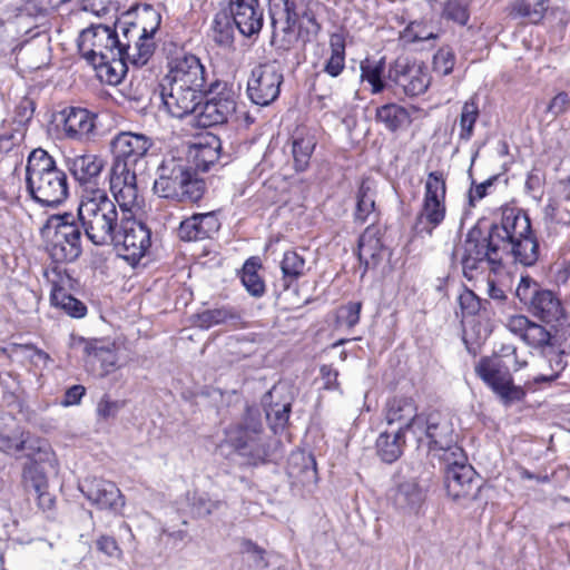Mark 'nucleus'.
<instances>
[{
	"label": "nucleus",
	"instance_id": "1",
	"mask_svg": "<svg viewBox=\"0 0 570 570\" xmlns=\"http://www.w3.org/2000/svg\"><path fill=\"white\" fill-rule=\"evenodd\" d=\"M160 20V14L146 6L138 12L136 21H118L115 28L92 24L80 32L79 51L89 63L125 53L130 63L144 66L154 53L153 36Z\"/></svg>",
	"mask_w": 570,
	"mask_h": 570
},
{
	"label": "nucleus",
	"instance_id": "2",
	"mask_svg": "<svg viewBox=\"0 0 570 570\" xmlns=\"http://www.w3.org/2000/svg\"><path fill=\"white\" fill-rule=\"evenodd\" d=\"M151 146V138L144 134L121 131L112 138L110 190L119 206L128 208L138 205L136 167L147 156Z\"/></svg>",
	"mask_w": 570,
	"mask_h": 570
},
{
	"label": "nucleus",
	"instance_id": "3",
	"mask_svg": "<svg viewBox=\"0 0 570 570\" xmlns=\"http://www.w3.org/2000/svg\"><path fill=\"white\" fill-rule=\"evenodd\" d=\"M78 217L87 238L98 246L110 244L121 219L106 190L96 187L83 188Z\"/></svg>",
	"mask_w": 570,
	"mask_h": 570
},
{
	"label": "nucleus",
	"instance_id": "4",
	"mask_svg": "<svg viewBox=\"0 0 570 570\" xmlns=\"http://www.w3.org/2000/svg\"><path fill=\"white\" fill-rule=\"evenodd\" d=\"M26 183L31 197L46 206L59 205L68 196L67 175L41 148L32 150L28 157Z\"/></svg>",
	"mask_w": 570,
	"mask_h": 570
},
{
	"label": "nucleus",
	"instance_id": "5",
	"mask_svg": "<svg viewBox=\"0 0 570 570\" xmlns=\"http://www.w3.org/2000/svg\"><path fill=\"white\" fill-rule=\"evenodd\" d=\"M153 188L163 198L197 202L203 195L204 183L185 159L168 157L159 165Z\"/></svg>",
	"mask_w": 570,
	"mask_h": 570
},
{
	"label": "nucleus",
	"instance_id": "6",
	"mask_svg": "<svg viewBox=\"0 0 570 570\" xmlns=\"http://www.w3.org/2000/svg\"><path fill=\"white\" fill-rule=\"evenodd\" d=\"M500 248L494 246L492 237L483 236L473 228L463 242L453 249V258L462 266L463 275L469 281L479 279L487 271L497 272L501 267Z\"/></svg>",
	"mask_w": 570,
	"mask_h": 570
},
{
	"label": "nucleus",
	"instance_id": "7",
	"mask_svg": "<svg viewBox=\"0 0 570 570\" xmlns=\"http://www.w3.org/2000/svg\"><path fill=\"white\" fill-rule=\"evenodd\" d=\"M41 235L50 257L57 263L73 262L81 254V232L71 214L50 216Z\"/></svg>",
	"mask_w": 570,
	"mask_h": 570
},
{
	"label": "nucleus",
	"instance_id": "8",
	"mask_svg": "<svg viewBox=\"0 0 570 570\" xmlns=\"http://www.w3.org/2000/svg\"><path fill=\"white\" fill-rule=\"evenodd\" d=\"M135 206L125 208L119 206L121 212L120 225L112 236L109 245H112L120 257L129 264H137L150 247V230L132 217L131 210Z\"/></svg>",
	"mask_w": 570,
	"mask_h": 570
},
{
	"label": "nucleus",
	"instance_id": "9",
	"mask_svg": "<svg viewBox=\"0 0 570 570\" xmlns=\"http://www.w3.org/2000/svg\"><path fill=\"white\" fill-rule=\"evenodd\" d=\"M263 425L257 410L248 407L242 423L226 430L225 442L246 458L249 463H257L266 455L261 433Z\"/></svg>",
	"mask_w": 570,
	"mask_h": 570
},
{
	"label": "nucleus",
	"instance_id": "10",
	"mask_svg": "<svg viewBox=\"0 0 570 570\" xmlns=\"http://www.w3.org/2000/svg\"><path fill=\"white\" fill-rule=\"evenodd\" d=\"M445 194L446 184L443 174L430 173L424 185L422 208L414 224L416 234L431 236L433 230L443 223L446 215Z\"/></svg>",
	"mask_w": 570,
	"mask_h": 570
},
{
	"label": "nucleus",
	"instance_id": "11",
	"mask_svg": "<svg viewBox=\"0 0 570 570\" xmlns=\"http://www.w3.org/2000/svg\"><path fill=\"white\" fill-rule=\"evenodd\" d=\"M515 295L534 316L543 322H557L563 316L560 298L552 291L542 288L529 276L521 277Z\"/></svg>",
	"mask_w": 570,
	"mask_h": 570
},
{
	"label": "nucleus",
	"instance_id": "12",
	"mask_svg": "<svg viewBox=\"0 0 570 570\" xmlns=\"http://www.w3.org/2000/svg\"><path fill=\"white\" fill-rule=\"evenodd\" d=\"M421 422L423 425L414 435L419 444L426 441L431 450L462 459V449L456 445L453 424L448 415L433 411L423 415Z\"/></svg>",
	"mask_w": 570,
	"mask_h": 570
},
{
	"label": "nucleus",
	"instance_id": "13",
	"mask_svg": "<svg viewBox=\"0 0 570 570\" xmlns=\"http://www.w3.org/2000/svg\"><path fill=\"white\" fill-rule=\"evenodd\" d=\"M70 346L73 350L81 351L87 368L96 376H107L118 368L116 351L100 341L72 335Z\"/></svg>",
	"mask_w": 570,
	"mask_h": 570
},
{
	"label": "nucleus",
	"instance_id": "14",
	"mask_svg": "<svg viewBox=\"0 0 570 570\" xmlns=\"http://www.w3.org/2000/svg\"><path fill=\"white\" fill-rule=\"evenodd\" d=\"M282 82L283 73L275 63L259 65L248 79V98L255 105L268 106L278 97Z\"/></svg>",
	"mask_w": 570,
	"mask_h": 570
},
{
	"label": "nucleus",
	"instance_id": "15",
	"mask_svg": "<svg viewBox=\"0 0 570 570\" xmlns=\"http://www.w3.org/2000/svg\"><path fill=\"white\" fill-rule=\"evenodd\" d=\"M161 82L204 91L205 68L195 55L180 52L170 59Z\"/></svg>",
	"mask_w": 570,
	"mask_h": 570
},
{
	"label": "nucleus",
	"instance_id": "16",
	"mask_svg": "<svg viewBox=\"0 0 570 570\" xmlns=\"http://www.w3.org/2000/svg\"><path fill=\"white\" fill-rule=\"evenodd\" d=\"M530 233L532 228L528 215L519 208L507 206L502 208L501 222L491 226L489 235L493 245L501 249Z\"/></svg>",
	"mask_w": 570,
	"mask_h": 570
},
{
	"label": "nucleus",
	"instance_id": "17",
	"mask_svg": "<svg viewBox=\"0 0 570 570\" xmlns=\"http://www.w3.org/2000/svg\"><path fill=\"white\" fill-rule=\"evenodd\" d=\"M475 372L504 404L508 405L523 399L524 391L520 386H515L510 373L501 371L492 360L482 358L476 365Z\"/></svg>",
	"mask_w": 570,
	"mask_h": 570
},
{
	"label": "nucleus",
	"instance_id": "18",
	"mask_svg": "<svg viewBox=\"0 0 570 570\" xmlns=\"http://www.w3.org/2000/svg\"><path fill=\"white\" fill-rule=\"evenodd\" d=\"M424 414L417 413V404L415 400L406 395H395L387 400L384 410V417L386 423L396 429L410 432L413 436L419 433L423 423L422 417Z\"/></svg>",
	"mask_w": 570,
	"mask_h": 570
},
{
	"label": "nucleus",
	"instance_id": "19",
	"mask_svg": "<svg viewBox=\"0 0 570 570\" xmlns=\"http://www.w3.org/2000/svg\"><path fill=\"white\" fill-rule=\"evenodd\" d=\"M442 460L446 463L445 488L449 495L453 499H460L469 495L473 489L478 488L474 483L475 471L466 463L463 452L462 459L443 454Z\"/></svg>",
	"mask_w": 570,
	"mask_h": 570
},
{
	"label": "nucleus",
	"instance_id": "20",
	"mask_svg": "<svg viewBox=\"0 0 570 570\" xmlns=\"http://www.w3.org/2000/svg\"><path fill=\"white\" fill-rule=\"evenodd\" d=\"M80 489L97 508L121 514L126 502L116 483L100 478H89L85 480Z\"/></svg>",
	"mask_w": 570,
	"mask_h": 570
},
{
	"label": "nucleus",
	"instance_id": "21",
	"mask_svg": "<svg viewBox=\"0 0 570 570\" xmlns=\"http://www.w3.org/2000/svg\"><path fill=\"white\" fill-rule=\"evenodd\" d=\"M203 92L166 82L160 83V96L166 110L176 118L194 114L203 100Z\"/></svg>",
	"mask_w": 570,
	"mask_h": 570
},
{
	"label": "nucleus",
	"instance_id": "22",
	"mask_svg": "<svg viewBox=\"0 0 570 570\" xmlns=\"http://www.w3.org/2000/svg\"><path fill=\"white\" fill-rule=\"evenodd\" d=\"M425 500V489L411 472H400L392 495L394 507L404 513H416Z\"/></svg>",
	"mask_w": 570,
	"mask_h": 570
},
{
	"label": "nucleus",
	"instance_id": "23",
	"mask_svg": "<svg viewBox=\"0 0 570 570\" xmlns=\"http://www.w3.org/2000/svg\"><path fill=\"white\" fill-rule=\"evenodd\" d=\"M389 78L401 88L406 96H419L426 91L431 77L426 67L421 65H407L397 61L390 70Z\"/></svg>",
	"mask_w": 570,
	"mask_h": 570
},
{
	"label": "nucleus",
	"instance_id": "24",
	"mask_svg": "<svg viewBox=\"0 0 570 570\" xmlns=\"http://www.w3.org/2000/svg\"><path fill=\"white\" fill-rule=\"evenodd\" d=\"M236 111L235 94L224 89L208 99L197 114V124L200 127H212L227 122Z\"/></svg>",
	"mask_w": 570,
	"mask_h": 570
},
{
	"label": "nucleus",
	"instance_id": "25",
	"mask_svg": "<svg viewBox=\"0 0 570 570\" xmlns=\"http://www.w3.org/2000/svg\"><path fill=\"white\" fill-rule=\"evenodd\" d=\"M230 14L243 36L258 33L263 27V10L257 0H230Z\"/></svg>",
	"mask_w": 570,
	"mask_h": 570
},
{
	"label": "nucleus",
	"instance_id": "26",
	"mask_svg": "<svg viewBox=\"0 0 570 570\" xmlns=\"http://www.w3.org/2000/svg\"><path fill=\"white\" fill-rule=\"evenodd\" d=\"M62 129L66 137L82 140L89 138L96 128L97 116L85 108L70 107L62 112Z\"/></svg>",
	"mask_w": 570,
	"mask_h": 570
},
{
	"label": "nucleus",
	"instance_id": "27",
	"mask_svg": "<svg viewBox=\"0 0 570 570\" xmlns=\"http://www.w3.org/2000/svg\"><path fill=\"white\" fill-rule=\"evenodd\" d=\"M220 227L214 213L195 214L183 220L179 226V237L183 240H202L212 237Z\"/></svg>",
	"mask_w": 570,
	"mask_h": 570
},
{
	"label": "nucleus",
	"instance_id": "28",
	"mask_svg": "<svg viewBox=\"0 0 570 570\" xmlns=\"http://www.w3.org/2000/svg\"><path fill=\"white\" fill-rule=\"evenodd\" d=\"M68 168L76 180L86 187H95L96 179L100 176L104 161L96 155H77L67 160Z\"/></svg>",
	"mask_w": 570,
	"mask_h": 570
},
{
	"label": "nucleus",
	"instance_id": "29",
	"mask_svg": "<svg viewBox=\"0 0 570 570\" xmlns=\"http://www.w3.org/2000/svg\"><path fill=\"white\" fill-rule=\"evenodd\" d=\"M222 148L220 139L210 132L200 135L191 145L189 155L195 166L203 171L209 169L219 158Z\"/></svg>",
	"mask_w": 570,
	"mask_h": 570
},
{
	"label": "nucleus",
	"instance_id": "30",
	"mask_svg": "<svg viewBox=\"0 0 570 570\" xmlns=\"http://www.w3.org/2000/svg\"><path fill=\"white\" fill-rule=\"evenodd\" d=\"M385 256V247L379 237V229L367 227L358 240V257L366 267H375Z\"/></svg>",
	"mask_w": 570,
	"mask_h": 570
},
{
	"label": "nucleus",
	"instance_id": "31",
	"mask_svg": "<svg viewBox=\"0 0 570 570\" xmlns=\"http://www.w3.org/2000/svg\"><path fill=\"white\" fill-rule=\"evenodd\" d=\"M127 62H130L127 55L120 53L119 56H110L106 59H99L90 62L96 70L97 77L100 81L108 85H118L127 71Z\"/></svg>",
	"mask_w": 570,
	"mask_h": 570
},
{
	"label": "nucleus",
	"instance_id": "32",
	"mask_svg": "<svg viewBox=\"0 0 570 570\" xmlns=\"http://www.w3.org/2000/svg\"><path fill=\"white\" fill-rule=\"evenodd\" d=\"M377 183L373 178L366 177L362 179L356 191V209L355 219L360 223H365L374 219L375 215V198H376Z\"/></svg>",
	"mask_w": 570,
	"mask_h": 570
},
{
	"label": "nucleus",
	"instance_id": "33",
	"mask_svg": "<svg viewBox=\"0 0 570 570\" xmlns=\"http://www.w3.org/2000/svg\"><path fill=\"white\" fill-rule=\"evenodd\" d=\"M501 250L512 255L515 263L522 266H533L539 259V244L532 233L515 240H512L507 247Z\"/></svg>",
	"mask_w": 570,
	"mask_h": 570
},
{
	"label": "nucleus",
	"instance_id": "34",
	"mask_svg": "<svg viewBox=\"0 0 570 570\" xmlns=\"http://www.w3.org/2000/svg\"><path fill=\"white\" fill-rule=\"evenodd\" d=\"M405 431L396 428L380 433L376 440V451L384 462L392 463L402 455L405 445Z\"/></svg>",
	"mask_w": 570,
	"mask_h": 570
},
{
	"label": "nucleus",
	"instance_id": "35",
	"mask_svg": "<svg viewBox=\"0 0 570 570\" xmlns=\"http://www.w3.org/2000/svg\"><path fill=\"white\" fill-rule=\"evenodd\" d=\"M316 146V138L307 129H297L293 137L294 166L297 171H303L309 164L311 156Z\"/></svg>",
	"mask_w": 570,
	"mask_h": 570
},
{
	"label": "nucleus",
	"instance_id": "36",
	"mask_svg": "<svg viewBox=\"0 0 570 570\" xmlns=\"http://www.w3.org/2000/svg\"><path fill=\"white\" fill-rule=\"evenodd\" d=\"M51 304L61 308L71 317L80 318L86 315L87 308L82 302L75 298L59 284L53 283L50 293Z\"/></svg>",
	"mask_w": 570,
	"mask_h": 570
},
{
	"label": "nucleus",
	"instance_id": "37",
	"mask_svg": "<svg viewBox=\"0 0 570 570\" xmlns=\"http://www.w3.org/2000/svg\"><path fill=\"white\" fill-rule=\"evenodd\" d=\"M331 55L325 61L323 71L336 78L345 68V38L342 33H333L330 37Z\"/></svg>",
	"mask_w": 570,
	"mask_h": 570
},
{
	"label": "nucleus",
	"instance_id": "38",
	"mask_svg": "<svg viewBox=\"0 0 570 570\" xmlns=\"http://www.w3.org/2000/svg\"><path fill=\"white\" fill-rule=\"evenodd\" d=\"M376 119L382 122L389 130L395 131L403 125L410 122V114L407 110L396 104L384 105L376 110Z\"/></svg>",
	"mask_w": 570,
	"mask_h": 570
},
{
	"label": "nucleus",
	"instance_id": "39",
	"mask_svg": "<svg viewBox=\"0 0 570 570\" xmlns=\"http://www.w3.org/2000/svg\"><path fill=\"white\" fill-rule=\"evenodd\" d=\"M239 315L230 308L220 307L206 309L197 315L196 324L202 328H210L216 325L235 323Z\"/></svg>",
	"mask_w": 570,
	"mask_h": 570
},
{
	"label": "nucleus",
	"instance_id": "40",
	"mask_svg": "<svg viewBox=\"0 0 570 570\" xmlns=\"http://www.w3.org/2000/svg\"><path fill=\"white\" fill-rule=\"evenodd\" d=\"M281 269L286 282V287H288L291 282L296 281L305 274L306 263L304 257L297 252L287 250L283 255Z\"/></svg>",
	"mask_w": 570,
	"mask_h": 570
},
{
	"label": "nucleus",
	"instance_id": "41",
	"mask_svg": "<svg viewBox=\"0 0 570 570\" xmlns=\"http://www.w3.org/2000/svg\"><path fill=\"white\" fill-rule=\"evenodd\" d=\"M566 363L562 354L558 352H551L549 355L541 360V371L533 377L535 383L551 382L556 380L559 374L564 370Z\"/></svg>",
	"mask_w": 570,
	"mask_h": 570
},
{
	"label": "nucleus",
	"instance_id": "42",
	"mask_svg": "<svg viewBox=\"0 0 570 570\" xmlns=\"http://www.w3.org/2000/svg\"><path fill=\"white\" fill-rule=\"evenodd\" d=\"M274 392H276V389H273V391L268 392L264 396V404L266 406V417L271 422L272 429L276 431L277 429H283L287 423L291 412V404L288 402L283 404L268 403V400L273 397Z\"/></svg>",
	"mask_w": 570,
	"mask_h": 570
},
{
	"label": "nucleus",
	"instance_id": "43",
	"mask_svg": "<svg viewBox=\"0 0 570 570\" xmlns=\"http://www.w3.org/2000/svg\"><path fill=\"white\" fill-rule=\"evenodd\" d=\"M258 268V263L254 259H248L243 266L240 276L242 283L248 293L256 297L262 296L265 291L264 282L257 273Z\"/></svg>",
	"mask_w": 570,
	"mask_h": 570
},
{
	"label": "nucleus",
	"instance_id": "44",
	"mask_svg": "<svg viewBox=\"0 0 570 570\" xmlns=\"http://www.w3.org/2000/svg\"><path fill=\"white\" fill-rule=\"evenodd\" d=\"M479 118V106L474 98L466 101L461 110L460 115V138L469 140L473 135V127Z\"/></svg>",
	"mask_w": 570,
	"mask_h": 570
},
{
	"label": "nucleus",
	"instance_id": "45",
	"mask_svg": "<svg viewBox=\"0 0 570 570\" xmlns=\"http://www.w3.org/2000/svg\"><path fill=\"white\" fill-rule=\"evenodd\" d=\"M272 20L274 28L279 23L283 31H291L297 21L295 1L284 0L282 9L272 11Z\"/></svg>",
	"mask_w": 570,
	"mask_h": 570
},
{
	"label": "nucleus",
	"instance_id": "46",
	"mask_svg": "<svg viewBox=\"0 0 570 570\" xmlns=\"http://www.w3.org/2000/svg\"><path fill=\"white\" fill-rule=\"evenodd\" d=\"M383 70L384 66L382 61H365L361 65V78L372 86L373 94H377L384 88L382 80Z\"/></svg>",
	"mask_w": 570,
	"mask_h": 570
},
{
	"label": "nucleus",
	"instance_id": "47",
	"mask_svg": "<svg viewBox=\"0 0 570 570\" xmlns=\"http://www.w3.org/2000/svg\"><path fill=\"white\" fill-rule=\"evenodd\" d=\"M515 12L528 18L531 22H538L547 10L546 0H518L514 4Z\"/></svg>",
	"mask_w": 570,
	"mask_h": 570
},
{
	"label": "nucleus",
	"instance_id": "48",
	"mask_svg": "<svg viewBox=\"0 0 570 570\" xmlns=\"http://www.w3.org/2000/svg\"><path fill=\"white\" fill-rule=\"evenodd\" d=\"M443 17L459 24H466L469 10L466 0H448L443 7Z\"/></svg>",
	"mask_w": 570,
	"mask_h": 570
},
{
	"label": "nucleus",
	"instance_id": "49",
	"mask_svg": "<svg viewBox=\"0 0 570 570\" xmlns=\"http://www.w3.org/2000/svg\"><path fill=\"white\" fill-rule=\"evenodd\" d=\"M39 302L38 294L24 286H20L16 293L14 303L21 313H30L37 309Z\"/></svg>",
	"mask_w": 570,
	"mask_h": 570
},
{
	"label": "nucleus",
	"instance_id": "50",
	"mask_svg": "<svg viewBox=\"0 0 570 570\" xmlns=\"http://www.w3.org/2000/svg\"><path fill=\"white\" fill-rule=\"evenodd\" d=\"M362 304L360 302H350L337 309V323L347 327L355 326L360 321Z\"/></svg>",
	"mask_w": 570,
	"mask_h": 570
},
{
	"label": "nucleus",
	"instance_id": "51",
	"mask_svg": "<svg viewBox=\"0 0 570 570\" xmlns=\"http://www.w3.org/2000/svg\"><path fill=\"white\" fill-rule=\"evenodd\" d=\"M23 480L28 488L36 491L47 490L48 481L45 473L37 464H30L23 470Z\"/></svg>",
	"mask_w": 570,
	"mask_h": 570
},
{
	"label": "nucleus",
	"instance_id": "52",
	"mask_svg": "<svg viewBox=\"0 0 570 570\" xmlns=\"http://www.w3.org/2000/svg\"><path fill=\"white\" fill-rule=\"evenodd\" d=\"M550 338V333L543 326L532 322L522 340L528 345L539 347L549 344Z\"/></svg>",
	"mask_w": 570,
	"mask_h": 570
},
{
	"label": "nucleus",
	"instance_id": "53",
	"mask_svg": "<svg viewBox=\"0 0 570 570\" xmlns=\"http://www.w3.org/2000/svg\"><path fill=\"white\" fill-rule=\"evenodd\" d=\"M219 502L208 498L206 493H194L191 498L193 512L198 517H206L218 509Z\"/></svg>",
	"mask_w": 570,
	"mask_h": 570
},
{
	"label": "nucleus",
	"instance_id": "54",
	"mask_svg": "<svg viewBox=\"0 0 570 570\" xmlns=\"http://www.w3.org/2000/svg\"><path fill=\"white\" fill-rule=\"evenodd\" d=\"M454 53L450 49H440L433 58L434 70L443 76L449 75L454 67Z\"/></svg>",
	"mask_w": 570,
	"mask_h": 570
},
{
	"label": "nucleus",
	"instance_id": "55",
	"mask_svg": "<svg viewBox=\"0 0 570 570\" xmlns=\"http://www.w3.org/2000/svg\"><path fill=\"white\" fill-rule=\"evenodd\" d=\"M122 407V402L111 400L108 395H104L96 407L98 417L108 420L115 417Z\"/></svg>",
	"mask_w": 570,
	"mask_h": 570
},
{
	"label": "nucleus",
	"instance_id": "56",
	"mask_svg": "<svg viewBox=\"0 0 570 570\" xmlns=\"http://www.w3.org/2000/svg\"><path fill=\"white\" fill-rule=\"evenodd\" d=\"M27 439L23 438V433L14 435H0V450L7 454H16L24 450Z\"/></svg>",
	"mask_w": 570,
	"mask_h": 570
},
{
	"label": "nucleus",
	"instance_id": "57",
	"mask_svg": "<svg viewBox=\"0 0 570 570\" xmlns=\"http://www.w3.org/2000/svg\"><path fill=\"white\" fill-rule=\"evenodd\" d=\"M404 38L409 41L417 42L435 39L436 35L433 31L428 30L426 27L420 22H411L404 32Z\"/></svg>",
	"mask_w": 570,
	"mask_h": 570
},
{
	"label": "nucleus",
	"instance_id": "58",
	"mask_svg": "<svg viewBox=\"0 0 570 570\" xmlns=\"http://www.w3.org/2000/svg\"><path fill=\"white\" fill-rule=\"evenodd\" d=\"M459 304L463 313L468 315L476 314L481 307L480 298L472 291L469 289H465L460 294Z\"/></svg>",
	"mask_w": 570,
	"mask_h": 570
},
{
	"label": "nucleus",
	"instance_id": "59",
	"mask_svg": "<svg viewBox=\"0 0 570 570\" xmlns=\"http://www.w3.org/2000/svg\"><path fill=\"white\" fill-rule=\"evenodd\" d=\"M570 109V97L567 92L561 91L557 94L547 107V112L551 114L554 118L567 112Z\"/></svg>",
	"mask_w": 570,
	"mask_h": 570
},
{
	"label": "nucleus",
	"instance_id": "60",
	"mask_svg": "<svg viewBox=\"0 0 570 570\" xmlns=\"http://www.w3.org/2000/svg\"><path fill=\"white\" fill-rule=\"evenodd\" d=\"M531 323L524 315H512L507 320L505 326L511 333L523 338Z\"/></svg>",
	"mask_w": 570,
	"mask_h": 570
},
{
	"label": "nucleus",
	"instance_id": "61",
	"mask_svg": "<svg viewBox=\"0 0 570 570\" xmlns=\"http://www.w3.org/2000/svg\"><path fill=\"white\" fill-rule=\"evenodd\" d=\"M97 549L111 558H119L121 556V550L119 549L116 540L108 535H101L97 542Z\"/></svg>",
	"mask_w": 570,
	"mask_h": 570
},
{
	"label": "nucleus",
	"instance_id": "62",
	"mask_svg": "<svg viewBox=\"0 0 570 570\" xmlns=\"http://www.w3.org/2000/svg\"><path fill=\"white\" fill-rule=\"evenodd\" d=\"M22 350L24 352V355L29 357L30 361L36 365H46L49 360V355L47 353L32 346L26 345L22 347Z\"/></svg>",
	"mask_w": 570,
	"mask_h": 570
},
{
	"label": "nucleus",
	"instance_id": "63",
	"mask_svg": "<svg viewBox=\"0 0 570 570\" xmlns=\"http://www.w3.org/2000/svg\"><path fill=\"white\" fill-rule=\"evenodd\" d=\"M85 387L82 385H73L67 390L65 395V405H75L78 404L81 397L85 395Z\"/></svg>",
	"mask_w": 570,
	"mask_h": 570
},
{
	"label": "nucleus",
	"instance_id": "64",
	"mask_svg": "<svg viewBox=\"0 0 570 570\" xmlns=\"http://www.w3.org/2000/svg\"><path fill=\"white\" fill-rule=\"evenodd\" d=\"M491 185L492 181L489 179L472 188L469 193L470 204L473 205L475 200L482 199L487 194V188L490 187Z\"/></svg>",
	"mask_w": 570,
	"mask_h": 570
}]
</instances>
